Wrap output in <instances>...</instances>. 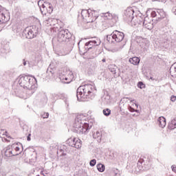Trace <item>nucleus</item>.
<instances>
[{"label": "nucleus", "instance_id": "obj_1", "mask_svg": "<svg viewBox=\"0 0 176 176\" xmlns=\"http://www.w3.org/2000/svg\"><path fill=\"white\" fill-rule=\"evenodd\" d=\"M74 131L77 134H87L91 127H93V120L89 119L87 116L80 114L75 119Z\"/></svg>", "mask_w": 176, "mask_h": 176}, {"label": "nucleus", "instance_id": "obj_2", "mask_svg": "<svg viewBox=\"0 0 176 176\" xmlns=\"http://www.w3.org/2000/svg\"><path fill=\"white\" fill-rule=\"evenodd\" d=\"M19 83L21 87L27 89L26 94L28 97L33 95L36 90V78L30 76H23L19 78Z\"/></svg>", "mask_w": 176, "mask_h": 176}, {"label": "nucleus", "instance_id": "obj_3", "mask_svg": "<svg viewBox=\"0 0 176 176\" xmlns=\"http://www.w3.org/2000/svg\"><path fill=\"white\" fill-rule=\"evenodd\" d=\"M96 87L91 84H86L80 86L77 89L76 97L78 101H86V98H91Z\"/></svg>", "mask_w": 176, "mask_h": 176}, {"label": "nucleus", "instance_id": "obj_4", "mask_svg": "<svg viewBox=\"0 0 176 176\" xmlns=\"http://www.w3.org/2000/svg\"><path fill=\"white\" fill-rule=\"evenodd\" d=\"M21 148H23V144L20 142L14 143L11 146H8L6 148L5 156H6V157L17 156L21 153Z\"/></svg>", "mask_w": 176, "mask_h": 176}, {"label": "nucleus", "instance_id": "obj_5", "mask_svg": "<svg viewBox=\"0 0 176 176\" xmlns=\"http://www.w3.org/2000/svg\"><path fill=\"white\" fill-rule=\"evenodd\" d=\"M72 34L69 32V30L60 28L58 30L57 41L59 43H67L71 41Z\"/></svg>", "mask_w": 176, "mask_h": 176}, {"label": "nucleus", "instance_id": "obj_6", "mask_svg": "<svg viewBox=\"0 0 176 176\" xmlns=\"http://www.w3.org/2000/svg\"><path fill=\"white\" fill-rule=\"evenodd\" d=\"M81 16L85 23H93V21H96V20H97L98 14H97V11H91V10H82L81 12Z\"/></svg>", "mask_w": 176, "mask_h": 176}, {"label": "nucleus", "instance_id": "obj_7", "mask_svg": "<svg viewBox=\"0 0 176 176\" xmlns=\"http://www.w3.org/2000/svg\"><path fill=\"white\" fill-rule=\"evenodd\" d=\"M38 5L40 8L41 14L43 16H46L47 13H48V14L53 13V5L51 3L46 2L43 3V0H40L38 2Z\"/></svg>", "mask_w": 176, "mask_h": 176}, {"label": "nucleus", "instance_id": "obj_8", "mask_svg": "<svg viewBox=\"0 0 176 176\" xmlns=\"http://www.w3.org/2000/svg\"><path fill=\"white\" fill-rule=\"evenodd\" d=\"M23 32L27 39H32L38 35V28H36V26L28 27L25 29Z\"/></svg>", "mask_w": 176, "mask_h": 176}, {"label": "nucleus", "instance_id": "obj_9", "mask_svg": "<svg viewBox=\"0 0 176 176\" xmlns=\"http://www.w3.org/2000/svg\"><path fill=\"white\" fill-rule=\"evenodd\" d=\"M149 168V166L148 165H145V162L144 161L143 159H140L138 162V166L136 168H135V170L133 169V173L135 174H138L140 171H146Z\"/></svg>", "mask_w": 176, "mask_h": 176}, {"label": "nucleus", "instance_id": "obj_10", "mask_svg": "<svg viewBox=\"0 0 176 176\" xmlns=\"http://www.w3.org/2000/svg\"><path fill=\"white\" fill-rule=\"evenodd\" d=\"M144 19L145 16L140 12L135 17L133 16L131 23L133 27H138L142 24Z\"/></svg>", "mask_w": 176, "mask_h": 176}, {"label": "nucleus", "instance_id": "obj_11", "mask_svg": "<svg viewBox=\"0 0 176 176\" xmlns=\"http://www.w3.org/2000/svg\"><path fill=\"white\" fill-rule=\"evenodd\" d=\"M67 144L69 146L76 148V149H80L82 148V140L76 138L68 139Z\"/></svg>", "mask_w": 176, "mask_h": 176}, {"label": "nucleus", "instance_id": "obj_12", "mask_svg": "<svg viewBox=\"0 0 176 176\" xmlns=\"http://www.w3.org/2000/svg\"><path fill=\"white\" fill-rule=\"evenodd\" d=\"M134 10L131 8H126L124 13V19L127 23H131L134 16Z\"/></svg>", "mask_w": 176, "mask_h": 176}, {"label": "nucleus", "instance_id": "obj_13", "mask_svg": "<svg viewBox=\"0 0 176 176\" xmlns=\"http://www.w3.org/2000/svg\"><path fill=\"white\" fill-rule=\"evenodd\" d=\"M144 28L147 30H153V20L149 19L148 16H144V19L143 20V23H142Z\"/></svg>", "mask_w": 176, "mask_h": 176}, {"label": "nucleus", "instance_id": "obj_14", "mask_svg": "<svg viewBox=\"0 0 176 176\" xmlns=\"http://www.w3.org/2000/svg\"><path fill=\"white\" fill-rule=\"evenodd\" d=\"M100 45H101V41L100 39L96 38V40L87 42L85 43V49L90 50V49H93L94 46H100Z\"/></svg>", "mask_w": 176, "mask_h": 176}, {"label": "nucleus", "instance_id": "obj_15", "mask_svg": "<svg viewBox=\"0 0 176 176\" xmlns=\"http://www.w3.org/2000/svg\"><path fill=\"white\" fill-rule=\"evenodd\" d=\"M9 19V16L5 14V12L2 10V7L0 6V24L8 23Z\"/></svg>", "mask_w": 176, "mask_h": 176}, {"label": "nucleus", "instance_id": "obj_16", "mask_svg": "<svg viewBox=\"0 0 176 176\" xmlns=\"http://www.w3.org/2000/svg\"><path fill=\"white\" fill-rule=\"evenodd\" d=\"M114 41L115 42H122L124 39V34L119 31H114Z\"/></svg>", "mask_w": 176, "mask_h": 176}, {"label": "nucleus", "instance_id": "obj_17", "mask_svg": "<svg viewBox=\"0 0 176 176\" xmlns=\"http://www.w3.org/2000/svg\"><path fill=\"white\" fill-rule=\"evenodd\" d=\"M62 80L64 83H71L72 80H74V73L72 72H69L68 75L62 78Z\"/></svg>", "mask_w": 176, "mask_h": 176}, {"label": "nucleus", "instance_id": "obj_18", "mask_svg": "<svg viewBox=\"0 0 176 176\" xmlns=\"http://www.w3.org/2000/svg\"><path fill=\"white\" fill-rule=\"evenodd\" d=\"M157 124H159L161 129L166 127V118L164 117H160L157 120Z\"/></svg>", "mask_w": 176, "mask_h": 176}, {"label": "nucleus", "instance_id": "obj_19", "mask_svg": "<svg viewBox=\"0 0 176 176\" xmlns=\"http://www.w3.org/2000/svg\"><path fill=\"white\" fill-rule=\"evenodd\" d=\"M140 46L144 50H146V49L149 47V41L147 40H142V42L140 43Z\"/></svg>", "mask_w": 176, "mask_h": 176}, {"label": "nucleus", "instance_id": "obj_20", "mask_svg": "<svg viewBox=\"0 0 176 176\" xmlns=\"http://www.w3.org/2000/svg\"><path fill=\"white\" fill-rule=\"evenodd\" d=\"M140 60L138 58V57L135 56L129 58V63L133 65H138L140 64Z\"/></svg>", "mask_w": 176, "mask_h": 176}, {"label": "nucleus", "instance_id": "obj_21", "mask_svg": "<svg viewBox=\"0 0 176 176\" xmlns=\"http://www.w3.org/2000/svg\"><path fill=\"white\" fill-rule=\"evenodd\" d=\"M166 17V12L163 10H157V19H164Z\"/></svg>", "mask_w": 176, "mask_h": 176}, {"label": "nucleus", "instance_id": "obj_22", "mask_svg": "<svg viewBox=\"0 0 176 176\" xmlns=\"http://www.w3.org/2000/svg\"><path fill=\"white\" fill-rule=\"evenodd\" d=\"M110 174L112 176H120V171L116 168H111Z\"/></svg>", "mask_w": 176, "mask_h": 176}, {"label": "nucleus", "instance_id": "obj_23", "mask_svg": "<svg viewBox=\"0 0 176 176\" xmlns=\"http://www.w3.org/2000/svg\"><path fill=\"white\" fill-rule=\"evenodd\" d=\"M170 74L172 76H176V62L171 65Z\"/></svg>", "mask_w": 176, "mask_h": 176}, {"label": "nucleus", "instance_id": "obj_24", "mask_svg": "<svg viewBox=\"0 0 176 176\" xmlns=\"http://www.w3.org/2000/svg\"><path fill=\"white\" fill-rule=\"evenodd\" d=\"M168 127L170 130H174V129H176V118L168 123Z\"/></svg>", "mask_w": 176, "mask_h": 176}, {"label": "nucleus", "instance_id": "obj_25", "mask_svg": "<svg viewBox=\"0 0 176 176\" xmlns=\"http://www.w3.org/2000/svg\"><path fill=\"white\" fill-rule=\"evenodd\" d=\"M115 34L113 32V33L110 35L107 36V41L109 42V43H113L115 42Z\"/></svg>", "mask_w": 176, "mask_h": 176}, {"label": "nucleus", "instance_id": "obj_26", "mask_svg": "<svg viewBox=\"0 0 176 176\" xmlns=\"http://www.w3.org/2000/svg\"><path fill=\"white\" fill-rule=\"evenodd\" d=\"M47 74H48L47 78L48 79H53L54 78V72L52 69H47Z\"/></svg>", "mask_w": 176, "mask_h": 176}, {"label": "nucleus", "instance_id": "obj_27", "mask_svg": "<svg viewBox=\"0 0 176 176\" xmlns=\"http://www.w3.org/2000/svg\"><path fill=\"white\" fill-rule=\"evenodd\" d=\"M96 167L100 173H104L105 171V165L102 164H98Z\"/></svg>", "mask_w": 176, "mask_h": 176}, {"label": "nucleus", "instance_id": "obj_28", "mask_svg": "<svg viewBox=\"0 0 176 176\" xmlns=\"http://www.w3.org/2000/svg\"><path fill=\"white\" fill-rule=\"evenodd\" d=\"M117 69H118V67H116V65H110L109 66V69L110 72H112V74H116Z\"/></svg>", "mask_w": 176, "mask_h": 176}, {"label": "nucleus", "instance_id": "obj_29", "mask_svg": "<svg viewBox=\"0 0 176 176\" xmlns=\"http://www.w3.org/2000/svg\"><path fill=\"white\" fill-rule=\"evenodd\" d=\"M124 45H116L113 48L112 52H120L123 49Z\"/></svg>", "mask_w": 176, "mask_h": 176}, {"label": "nucleus", "instance_id": "obj_30", "mask_svg": "<svg viewBox=\"0 0 176 176\" xmlns=\"http://www.w3.org/2000/svg\"><path fill=\"white\" fill-rule=\"evenodd\" d=\"M52 98H54V100H58V98L61 97V94L54 93V94H52Z\"/></svg>", "mask_w": 176, "mask_h": 176}, {"label": "nucleus", "instance_id": "obj_31", "mask_svg": "<svg viewBox=\"0 0 176 176\" xmlns=\"http://www.w3.org/2000/svg\"><path fill=\"white\" fill-rule=\"evenodd\" d=\"M103 115H104V116H109L111 115V109H104L103 110Z\"/></svg>", "mask_w": 176, "mask_h": 176}, {"label": "nucleus", "instance_id": "obj_32", "mask_svg": "<svg viewBox=\"0 0 176 176\" xmlns=\"http://www.w3.org/2000/svg\"><path fill=\"white\" fill-rule=\"evenodd\" d=\"M94 138L100 140L101 139V133L99 131H97L96 133L94 134Z\"/></svg>", "mask_w": 176, "mask_h": 176}, {"label": "nucleus", "instance_id": "obj_33", "mask_svg": "<svg viewBox=\"0 0 176 176\" xmlns=\"http://www.w3.org/2000/svg\"><path fill=\"white\" fill-rule=\"evenodd\" d=\"M138 87H139L140 89H144L145 88V85H144L143 82H139L138 83Z\"/></svg>", "mask_w": 176, "mask_h": 176}, {"label": "nucleus", "instance_id": "obj_34", "mask_svg": "<svg viewBox=\"0 0 176 176\" xmlns=\"http://www.w3.org/2000/svg\"><path fill=\"white\" fill-rule=\"evenodd\" d=\"M96 163H97V160H92L90 161L89 164H90L91 167H94L96 166Z\"/></svg>", "mask_w": 176, "mask_h": 176}, {"label": "nucleus", "instance_id": "obj_35", "mask_svg": "<svg viewBox=\"0 0 176 176\" xmlns=\"http://www.w3.org/2000/svg\"><path fill=\"white\" fill-rule=\"evenodd\" d=\"M151 17H157V11H152L151 13Z\"/></svg>", "mask_w": 176, "mask_h": 176}, {"label": "nucleus", "instance_id": "obj_36", "mask_svg": "<svg viewBox=\"0 0 176 176\" xmlns=\"http://www.w3.org/2000/svg\"><path fill=\"white\" fill-rule=\"evenodd\" d=\"M0 176H6V172H5V170L0 169Z\"/></svg>", "mask_w": 176, "mask_h": 176}, {"label": "nucleus", "instance_id": "obj_37", "mask_svg": "<svg viewBox=\"0 0 176 176\" xmlns=\"http://www.w3.org/2000/svg\"><path fill=\"white\" fill-rule=\"evenodd\" d=\"M175 100H176V96H171L170 101H172V102H175Z\"/></svg>", "mask_w": 176, "mask_h": 176}, {"label": "nucleus", "instance_id": "obj_38", "mask_svg": "<svg viewBox=\"0 0 176 176\" xmlns=\"http://www.w3.org/2000/svg\"><path fill=\"white\" fill-rule=\"evenodd\" d=\"M43 119H47V118H49V113H45L43 115Z\"/></svg>", "mask_w": 176, "mask_h": 176}, {"label": "nucleus", "instance_id": "obj_39", "mask_svg": "<svg viewBox=\"0 0 176 176\" xmlns=\"http://www.w3.org/2000/svg\"><path fill=\"white\" fill-rule=\"evenodd\" d=\"M172 12L173 14H175V16H176V6L173 7Z\"/></svg>", "mask_w": 176, "mask_h": 176}, {"label": "nucleus", "instance_id": "obj_40", "mask_svg": "<svg viewBox=\"0 0 176 176\" xmlns=\"http://www.w3.org/2000/svg\"><path fill=\"white\" fill-rule=\"evenodd\" d=\"M1 134H2V135H6V134H8V132H6L5 130L1 129Z\"/></svg>", "mask_w": 176, "mask_h": 176}, {"label": "nucleus", "instance_id": "obj_41", "mask_svg": "<svg viewBox=\"0 0 176 176\" xmlns=\"http://www.w3.org/2000/svg\"><path fill=\"white\" fill-rule=\"evenodd\" d=\"M104 17H107V19H109L108 17H111V14H109V12L104 13Z\"/></svg>", "mask_w": 176, "mask_h": 176}, {"label": "nucleus", "instance_id": "obj_42", "mask_svg": "<svg viewBox=\"0 0 176 176\" xmlns=\"http://www.w3.org/2000/svg\"><path fill=\"white\" fill-rule=\"evenodd\" d=\"M28 141H31V133H30L27 137Z\"/></svg>", "mask_w": 176, "mask_h": 176}, {"label": "nucleus", "instance_id": "obj_43", "mask_svg": "<svg viewBox=\"0 0 176 176\" xmlns=\"http://www.w3.org/2000/svg\"><path fill=\"white\" fill-rule=\"evenodd\" d=\"M129 111L131 112H135V110L134 109H133L131 107H130Z\"/></svg>", "mask_w": 176, "mask_h": 176}, {"label": "nucleus", "instance_id": "obj_44", "mask_svg": "<svg viewBox=\"0 0 176 176\" xmlns=\"http://www.w3.org/2000/svg\"><path fill=\"white\" fill-rule=\"evenodd\" d=\"M171 168H172V170L175 173V167L174 166V165L171 166Z\"/></svg>", "mask_w": 176, "mask_h": 176}, {"label": "nucleus", "instance_id": "obj_45", "mask_svg": "<svg viewBox=\"0 0 176 176\" xmlns=\"http://www.w3.org/2000/svg\"><path fill=\"white\" fill-rule=\"evenodd\" d=\"M29 67H34V65H32L31 63L28 62Z\"/></svg>", "mask_w": 176, "mask_h": 176}, {"label": "nucleus", "instance_id": "obj_46", "mask_svg": "<svg viewBox=\"0 0 176 176\" xmlns=\"http://www.w3.org/2000/svg\"><path fill=\"white\" fill-rule=\"evenodd\" d=\"M23 65H27V61L25 60H23Z\"/></svg>", "mask_w": 176, "mask_h": 176}, {"label": "nucleus", "instance_id": "obj_47", "mask_svg": "<svg viewBox=\"0 0 176 176\" xmlns=\"http://www.w3.org/2000/svg\"><path fill=\"white\" fill-rule=\"evenodd\" d=\"M129 100H130L131 102H135V100H131L130 98H129Z\"/></svg>", "mask_w": 176, "mask_h": 176}, {"label": "nucleus", "instance_id": "obj_48", "mask_svg": "<svg viewBox=\"0 0 176 176\" xmlns=\"http://www.w3.org/2000/svg\"><path fill=\"white\" fill-rule=\"evenodd\" d=\"M102 63H105V61H106L105 58H103V59L102 60Z\"/></svg>", "mask_w": 176, "mask_h": 176}, {"label": "nucleus", "instance_id": "obj_49", "mask_svg": "<svg viewBox=\"0 0 176 176\" xmlns=\"http://www.w3.org/2000/svg\"><path fill=\"white\" fill-rule=\"evenodd\" d=\"M135 107H137V108H138V104H135Z\"/></svg>", "mask_w": 176, "mask_h": 176}, {"label": "nucleus", "instance_id": "obj_50", "mask_svg": "<svg viewBox=\"0 0 176 176\" xmlns=\"http://www.w3.org/2000/svg\"><path fill=\"white\" fill-rule=\"evenodd\" d=\"M54 30V31H56V29L54 28H52Z\"/></svg>", "mask_w": 176, "mask_h": 176}, {"label": "nucleus", "instance_id": "obj_51", "mask_svg": "<svg viewBox=\"0 0 176 176\" xmlns=\"http://www.w3.org/2000/svg\"><path fill=\"white\" fill-rule=\"evenodd\" d=\"M49 20H50V21H52V19H50Z\"/></svg>", "mask_w": 176, "mask_h": 176}, {"label": "nucleus", "instance_id": "obj_52", "mask_svg": "<svg viewBox=\"0 0 176 176\" xmlns=\"http://www.w3.org/2000/svg\"><path fill=\"white\" fill-rule=\"evenodd\" d=\"M80 43V42L78 43V45Z\"/></svg>", "mask_w": 176, "mask_h": 176}, {"label": "nucleus", "instance_id": "obj_53", "mask_svg": "<svg viewBox=\"0 0 176 176\" xmlns=\"http://www.w3.org/2000/svg\"><path fill=\"white\" fill-rule=\"evenodd\" d=\"M36 176H40L39 175H36Z\"/></svg>", "mask_w": 176, "mask_h": 176}]
</instances>
